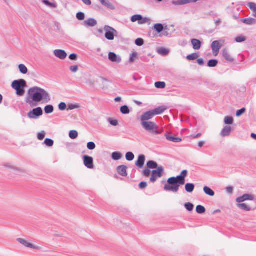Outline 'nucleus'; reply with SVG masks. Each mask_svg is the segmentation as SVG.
I'll return each mask as SVG.
<instances>
[{
    "label": "nucleus",
    "mask_w": 256,
    "mask_h": 256,
    "mask_svg": "<svg viewBox=\"0 0 256 256\" xmlns=\"http://www.w3.org/2000/svg\"><path fill=\"white\" fill-rule=\"evenodd\" d=\"M167 109V108L165 106H159L158 108H155L154 110H152L154 116L162 114Z\"/></svg>",
    "instance_id": "nucleus-21"
},
{
    "label": "nucleus",
    "mask_w": 256,
    "mask_h": 256,
    "mask_svg": "<svg viewBox=\"0 0 256 256\" xmlns=\"http://www.w3.org/2000/svg\"><path fill=\"white\" fill-rule=\"evenodd\" d=\"M45 135L46 133L44 131L39 132L38 134V138L39 140H42L44 138Z\"/></svg>",
    "instance_id": "nucleus-57"
},
{
    "label": "nucleus",
    "mask_w": 256,
    "mask_h": 256,
    "mask_svg": "<svg viewBox=\"0 0 256 256\" xmlns=\"http://www.w3.org/2000/svg\"><path fill=\"white\" fill-rule=\"evenodd\" d=\"M126 160L128 161H132L134 158V155L132 152H128L126 154Z\"/></svg>",
    "instance_id": "nucleus-45"
},
{
    "label": "nucleus",
    "mask_w": 256,
    "mask_h": 256,
    "mask_svg": "<svg viewBox=\"0 0 256 256\" xmlns=\"http://www.w3.org/2000/svg\"><path fill=\"white\" fill-rule=\"evenodd\" d=\"M236 206L242 210L244 211L248 212L251 210V208L245 204L238 203L236 204Z\"/></svg>",
    "instance_id": "nucleus-26"
},
{
    "label": "nucleus",
    "mask_w": 256,
    "mask_h": 256,
    "mask_svg": "<svg viewBox=\"0 0 256 256\" xmlns=\"http://www.w3.org/2000/svg\"><path fill=\"white\" fill-rule=\"evenodd\" d=\"M54 55L60 60H64L67 56L66 52L62 50H56L54 51Z\"/></svg>",
    "instance_id": "nucleus-14"
},
{
    "label": "nucleus",
    "mask_w": 256,
    "mask_h": 256,
    "mask_svg": "<svg viewBox=\"0 0 256 256\" xmlns=\"http://www.w3.org/2000/svg\"><path fill=\"white\" fill-rule=\"evenodd\" d=\"M28 100L29 102H42L47 103L50 100V94L45 90L38 86L31 88L28 90Z\"/></svg>",
    "instance_id": "nucleus-1"
},
{
    "label": "nucleus",
    "mask_w": 256,
    "mask_h": 256,
    "mask_svg": "<svg viewBox=\"0 0 256 256\" xmlns=\"http://www.w3.org/2000/svg\"><path fill=\"white\" fill-rule=\"evenodd\" d=\"M204 191L208 196H214V192L210 188L205 186L204 187Z\"/></svg>",
    "instance_id": "nucleus-27"
},
{
    "label": "nucleus",
    "mask_w": 256,
    "mask_h": 256,
    "mask_svg": "<svg viewBox=\"0 0 256 256\" xmlns=\"http://www.w3.org/2000/svg\"><path fill=\"white\" fill-rule=\"evenodd\" d=\"M248 6L253 12V16L256 18V4L254 2H249Z\"/></svg>",
    "instance_id": "nucleus-31"
},
{
    "label": "nucleus",
    "mask_w": 256,
    "mask_h": 256,
    "mask_svg": "<svg viewBox=\"0 0 256 256\" xmlns=\"http://www.w3.org/2000/svg\"><path fill=\"white\" fill-rule=\"evenodd\" d=\"M226 191L228 194H232L233 193L234 188L232 186H228L226 188Z\"/></svg>",
    "instance_id": "nucleus-59"
},
{
    "label": "nucleus",
    "mask_w": 256,
    "mask_h": 256,
    "mask_svg": "<svg viewBox=\"0 0 256 256\" xmlns=\"http://www.w3.org/2000/svg\"><path fill=\"white\" fill-rule=\"evenodd\" d=\"M69 136L72 139H76L78 136V132L74 130H70L69 132Z\"/></svg>",
    "instance_id": "nucleus-40"
},
{
    "label": "nucleus",
    "mask_w": 256,
    "mask_h": 256,
    "mask_svg": "<svg viewBox=\"0 0 256 256\" xmlns=\"http://www.w3.org/2000/svg\"><path fill=\"white\" fill-rule=\"evenodd\" d=\"M42 2L45 4L46 6L50 8H56L57 6L56 3L50 2L47 0H42Z\"/></svg>",
    "instance_id": "nucleus-33"
},
{
    "label": "nucleus",
    "mask_w": 256,
    "mask_h": 256,
    "mask_svg": "<svg viewBox=\"0 0 256 256\" xmlns=\"http://www.w3.org/2000/svg\"><path fill=\"white\" fill-rule=\"evenodd\" d=\"M111 156L113 160H118L122 158V154L120 152H116L112 153Z\"/></svg>",
    "instance_id": "nucleus-25"
},
{
    "label": "nucleus",
    "mask_w": 256,
    "mask_h": 256,
    "mask_svg": "<svg viewBox=\"0 0 256 256\" xmlns=\"http://www.w3.org/2000/svg\"><path fill=\"white\" fill-rule=\"evenodd\" d=\"M16 240L20 244H22L24 246L30 248H33L34 250H40V247L38 246H35L32 244L30 243L26 240L22 238H17Z\"/></svg>",
    "instance_id": "nucleus-8"
},
{
    "label": "nucleus",
    "mask_w": 256,
    "mask_h": 256,
    "mask_svg": "<svg viewBox=\"0 0 256 256\" xmlns=\"http://www.w3.org/2000/svg\"><path fill=\"white\" fill-rule=\"evenodd\" d=\"M188 172L186 170H182L180 175L176 177L173 176L168 178V184L164 186V190L166 191L177 192L180 185H183L186 182V178Z\"/></svg>",
    "instance_id": "nucleus-2"
},
{
    "label": "nucleus",
    "mask_w": 256,
    "mask_h": 256,
    "mask_svg": "<svg viewBox=\"0 0 256 256\" xmlns=\"http://www.w3.org/2000/svg\"><path fill=\"white\" fill-rule=\"evenodd\" d=\"M142 20V16L140 14L134 15L131 18V21L133 22L138 21V23L139 24V22Z\"/></svg>",
    "instance_id": "nucleus-34"
},
{
    "label": "nucleus",
    "mask_w": 256,
    "mask_h": 256,
    "mask_svg": "<svg viewBox=\"0 0 256 256\" xmlns=\"http://www.w3.org/2000/svg\"><path fill=\"white\" fill-rule=\"evenodd\" d=\"M191 42H192V44L194 49L198 50L200 48L201 46H202V43L200 40L194 38V39L192 40Z\"/></svg>",
    "instance_id": "nucleus-20"
},
{
    "label": "nucleus",
    "mask_w": 256,
    "mask_h": 256,
    "mask_svg": "<svg viewBox=\"0 0 256 256\" xmlns=\"http://www.w3.org/2000/svg\"><path fill=\"white\" fill-rule=\"evenodd\" d=\"M198 57V54L196 53H193L189 54L186 56V58L188 60H196Z\"/></svg>",
    "instance_id": "nucleus-44"
},
{
    "label": "nucleus",
    "mask_w": 256,
    "mask_h": 256,
    "mask_svg": "<svg viewBox=\"0 0 256 256\" xmlns=\"http://www.w3.org/2000/svg\"><path fill=\"white\" fill-rule=\"evenodd\" d=\"M164 28V26L161 24H156L154 25V29L158 33L162 32Z\"/></svg>",
    "instance_id": "nucleus-36"
},
{
    "label": "nucleus",
    "mask_w": 256,
    "mask_h": 256,
    "mask_svg": "<svg viewBox=\"0 0 256 256\" xmlns=\"http://www.w3.org/2000/svg\"><path fill=\"white\" fill-rule=\"evenodd\" d=\"M137 56H138L137 52H132L130 56V62L133 63L134 62L136 58H137Z\"/></svg>",
    "instance_id": "nucleus-48"
},
{
    "label": "nucleus",
    "mask_w": 256,
    "mask_h": 256,
    "mask_svg": "<svg viewBox=\"0 0 256 256\" xmlns=\"http://www.w3.org/2000/svg\"><path fill=\"white\" fill-rule=\"evenodd\" d=\"M194 189V185L192 183H188L185 185V190L188 192H192Z\"/></svg>",
    "instance_id": "nucleus-29"
},
{
    "label": "nucleus",
    "mask_w": 256,
    "mask_h": 256,
    "mask_svg": "<svg viewBox=\"0 0 256 256\" xmlns=\"http://www.w3.org/2000/svg\"><path fill=\"white\" fill-rule=\"evenodd\" d=\"M87 148L90 150H93L96 148V144L94 142H88L87 144Z\"/></svg>",
    "instance_id": "nucleus-54"
},
{
    "label": "nucleus",
    "mask_w": 256,
    "mask_h": 256,
    "mask_svg": "<svg viewBox=\"0 0 256 256\" xmlns=\"http://www.w3.org/2000/svg\"><path fill=\"white\" fill-rule=\"evenodd\" d=\"M18 69L20 72L22 74H26L28 72V68L24 64L18 65Z\"/></svg>",
    "instance_id": "nucleus-35"
},
{
    "label": "nucleus",
    "mask_w": 256,
    "mask_h": 256,
    "mask_svg": "<svg viewBox=\"0 0 256 256\" xmlns=\"http://www.w3.org/2000/svg\"><path fill=\"white\" fill-rule=\"evenodd\" d=\"M151 172H152L149 170V168H145L142 172V174L146 177H148L150 176Z\"/></svg>",
    "instance_id": "nucleus-52"
},
{
    "label": "nucleus",
    "mask_w": 256,
    "mask_h": 256,
    "mask_svg": "<svg viewBox=\"0 0 256 256\" xmlns=\"http://www.w3.org/2000/svg\"><path fill=\"white\" fill-rule=\"evenodd\" d=\"M218 61L216 60H210L208 62V66L210 68H214L217 66Z\"/></svg>",
    "instance_id": "nucleus-37"
},
{
    "label": "nucleus",
    "mask_w": 256,
    "mask_h": 256,
    "mask_svg": "<svg viewBox=\"0 0 256 256\" xmlns=\"http://www.w3.org/2000/svg\"><path fill=\"white\" fill-rule=\"evenodd\" d=\"M154 116V114L152 110L148 111L142 115L140 120L142 122H148V120L152 119Z\"/></svg>",
    "instance_id": "nucleus-12"
},
{
    "label": "nucleus",
    "mask_w": 256,
    "mask_h": 256,
    "mask_svg": "<svg viewBox=\"0 0 256 256\" xmlns=\"http://www.w3.org/2000/svg\"><path fill=\"white\" fill-rule=\"evenodd\" d=\"M146 160V156L144 154L140 155L137 160L135 164L139 168H142Z\"/></svg>",
    "instance_id": "nucleus-16"
},
{
    "label": "nucleus",
    "mask_w": 256,
    "mask_h": 256,
    "mask_svg": "<svg viewBox=\"0 0 256 256\" xmlns=\"http://www.w3.org/2000/svg\"><path fill=\"white\" fill-rule=\"evenodd\" d=\"M232 131V126H228V125H226L223 128L222 130V131L220 133V135L222 137H226V136H229L230 134Z\"/></svg>",
    "instance_id": "nucleus-13"
},
{
    "label": "nucleus",
    "mask_w": 256,
    "mask_h": 256,
    "mask_svg": "<svg viewBox=\"0 0 256 256\" xmlns=\"http://www.w3.org/2000/svg\"><path fill=\"white\" fill-rule=\"evenodd\" d=\"M164 172V168L162 166H158L156 170H152L151 172L150 182H155L158 178L162 176Z\"/></svg>",
    "instance_id": "nucleus-5"
},
{
    "label": "nucleus",
    "mask_w": 256,
    "mask_h": 256,
    "mask_svg": "<svg viewBox=\"0 0 256 256\" xmlns=\"http://www.w3.org/2000/svg\"><path fill=\"white\" fill-rule=\"evenodd\" d=\"M44 110L46 114H50L54 110V108L52 105H47L44 107Z\"/></svg>",
    "instance_id": "nucleus-32"
},
{
    "label": "nucleus",
    "mask_w": 256,
    "mask_h": 256,
    "mask_svg": "<svg viewBox=\"0 0 256 256\" xmlns=\"http://www.w3.org/2000/svg\"><path fill=\"white\" fill-rule=\"evenodd\" d=\"M146 166L149 169L158 168V164L154 160H149L146 163Z\"/></svg>",
    "instance_id": "nucleus-22"
},
{
    "label": "nucleus",
    "mask_w": 256,
    "mask_h": 256,
    "mask_svg": "<svg viewBox=\"0 0 256 256\" xmlns=\"http://www.w3.org/2000/svg\"><path fill=\"white\" fill-rule=\"evenodd\" d=\"M185 208L189 212L192 211L194 209V205L190 202H186L184 204Z\"/></svg>",
    "instance_id": "nucleus-46"
},
{
    "label": "nucleus",
    "mask_w": 256,
    "mask_h": 256,
    "mask_svg": "<svg viewBox=\"0 0 256 256\" xmlns=\"http://www.w3.org/2000/svg\"><path fill=\"white\" fill-rule=\"evenodd\" d=\"M84 24L89 27H94L97 24L96 20L92 18H90L84 22Z\"/></svg>",
    "instance_id": "nucleus-17"
},
{
    "label": "nucleus",
    "mask_w": 256,
    "mask_h": 256,
    "mask_svg": "<svg viewBox=\"0 0 256 256\" xmlns=\"http://www.w3.org/2000/svg\"><path fill=\"white\" fill-rule=\"evenodd\" d=\"M135 44L136 45L138 46H142L144 44V40L143 39L141 38H138L136 40Z\"/></svg>",
    "instance_id": "nucleus-53"
},
{
    "label": "nucleus",
    "mask_w": 256,
    "mask_h": 256,
    "mask_svg": "<svg viewBox=\"0 0 256 256\" xmlns=\"http://www.w3.org/2000/svg\"><path fill=\"white\" fill-rule=\"evenodd\" d=\"M246 111L245 108H242L239 110H238L236 112V116H240L242 115Z\"/></svg>",
    "instance_id": "nucleus-58"
},
{
    "label": "nucleus",
    "mask_w": 256,
    "mask_h": 256,
    "mask_svg": "<svg viewBox=\"0 0 256 256\" xmlns=\"http://www.w3.org/2000/svg\"><path fill=\"white\" fill-rule=\"evenodd\" d=\"M76 17L78 20H84L85 16L83 12H78L76 14Z\"/></svg>",
    "instance_id": "nucleus-51"
},
{
    "label": "nucleus",
    "mask_w": 256,
    "mask_h": 256,
    "mask_svg": "<svg viewBox=\"0 0 256 256\" xmlns=\"http://www.w3.org/2000/svg\"><path fill=\"white\" fill-rule=\"evenodd\" d=\"M108 122L113 126H117L118 125V121L116 120H112V118L108 119Z\"/></svg>",
    "instance_id": "nucleus-50"
},
{
    "label": "nucleus",
    "mask_w": 256,
    "mask_h": 256,
    "mask_svg": "<svg viewBox=\"0 0 256 256\" xmlns=\"http://www.w3.org/2000/svg\"><path fill=\"white\" fill-rule=\"evenodd\" d=\"M54 141L50 138H46L44 140V144L48 146H52L54 145Z\"/></svg>",
    "instance_id": "nucleus-47"
},
{
    "label": "nucleus",
    "mask_w": 256,
    "mask_h": 256,
    "mask_svg": "<svg viewBox=\"0 0 256 256\" xmlns=\"http://www.w3.org/2000/svg\"><path fill=\"white\" fill-rule=\"evenodd\" d=\"M6 168H9L10 169H12L14 171H18V172H19V171H20V169L19 168H18V167H16V166H10V165H8V164H6L4 166Z\"/></svg>",
    "instance_id": "nucleus-56"
},
{
    "label": "nucleus",
    "mask_w": 256,
    "mask_h": 256,
    "mask_svg": "<svg viewBox=\"0 0 256 256\" xmlns=\"http://www.w3.org/2000/svg\"><path fill=\"white\" fill-rule=\"evenodd\" d=\"M255 196L252 194H244L241 196L236 198V202L238 203H241L246 200H254Z\"/></svg>",
    "instance_id": "nucleus-9"
},
{
    "label": "nucleus",
    "mask_w": 256,
    "mask_h": 256,
    "mask_svg": "<svg viewBox=\"0 0 256 256\" xmlns=\"http://www.w3.org/2000/svg\"><path fill=\"white\" fill-rule=\"evenodd\" d=\"M43 114L42 110L40 107H38L33 109L28 114V118L32 119H37L39 116Z\"/></svg>",
    "instance_id": "nucleus-7"
},
{
    "label": "nucleus",
    "mask_w": 256,
    "mask_h": 256,
    "mask_svg": "<svg viewBox=\"0 0 256 256\" xmlns=\"http://www.w3.org/2000/svg\"><path fill=\"white\" fill-rule=\"evenodd\" d=\"M246 40V38L243 36H240L236 38L235 41L236 42H242Z\"/></svg>",
    "instance_id": "nucleus-49"
},
{
    "label": "nucleus",
    "mask_w": 256,
    "mask_h": 256,
    "mask_svg": "<svg viewBox=\"0 0 256 256\" xmlns=\"http://www.w3.org/2000/svg\"><path fill=\"white\" fill-rule=\"evenodd\" d=\"M211 48L212 50L218 51L220 50L221 46L218 41L215 40L212 42Z\"/></svg>",
    "instance_id": "nucleus-24"
},
{
    "label": "nucleus",
    "mask_w": 256,
    "mask_h": 256,
    "mask_svg": "<svg viewBox=\"0 0 256 256\" xmlns=\"http://www.w3.org/2000/svg\"><path fill=\"white\" fill-rule=\"evenodd\" d=\"M241 22L248 25H252L256 24V20L252 18L242 19L241 20Z\"/></svg>",
    "instance_id": "nucleus-23"
},
{
    "label": "nucleus",
    "mask_w": 256,
    "mask_h": 256,
    "mask_svg": "<svg viewBox=\"0 0 256 256\" xmlns=\"http://www.w3.org/2000/svg\"><path fill=\"white\" fill-rule=\"evenodd\" d=\"M80 108L78 104H68V110H73Z\"/></svg>",
    "instance_id": "nucleus-41"
},
{
    "label": "nucleus",
    "mask_w": 256,
    "mask_h": 256,
    "mask_svg": "<svg viewBox=\"0 0 256 256\" xmlns=\"http://www.w3.org/2000/svg\"><path fill=\"white\" fill-rule=\"evenodd\" d=\"M222 56L224 58L229 62H233L234 61V58H232L226 49L223 50Z\"/></svg>",
    "instance_id": "nucleus-18"
},
{
    "label": "nucleus",
    "mask_w": 256,
    "mask_h": 256,
    "mask_svg": "<svg viewBox=\"0 0 256 256\" xmlns=\"http://www.w3.org/2000/svg\"><path fill=\"white\" fill-rule=\"evenodd\" d=\"M84 164L88 168H94V160L92 157L85 155L83 156Z\"/></svg>",
    "instance_id": "nucleus-10"
},
{
    "label": "nucleus",
    "mask_w": 256,
    "mask_h": 256,
    "mask_svg": "<svg viewBox=\"0 0 256 256\" xmlns=\"http://www.w3.org/2000/svg\"><path fill=\"white\" fill-rule=\"evenodd\" d=\"M165 136L166 140H168L172 142L175 143L180 142L182 140L180 138H176L174 136H170L166 134H165Z\"/></svg>",
    "instance_id": "nucleus-19"
},
{
    "label": "nucleus",
    "mask_w": 256,
    "mask_h": 256,
    "mask_svg": "<svg viewBox=\"0 0 256 256\" xmlns=\"http://www.w3.org/2000/svg\"><path fill=\"white\" fill-rule=\"evenodd\" d=\"M158 54L162 56H166L169 53V50L164 48H160L157 50Z\"/></svg>",
    "instance_id": "nucleus-30"
},
{
    "label": "nucleus",
    "mask_w": 256,
    "mask_h": 256,
    "mask_svg": "<svg viewBox=\"0 0 256 256\" xmlns=\"http://www.w3.org/2000/svg\"><path fill=\"white\" fill-rule=\"evenodd\" d=\"M128 167L124 165L118 166L116 168L118 173L121 176H126Z\"/></svg>",
    "instance_id": "nucleus-15"
},
{
    "label": "nucleus",
    "mask_w": 256,
    "mask_h": 256,
    "mask_svg": "<svg viewBox=\"0 0 256 256\" xmlns=\"http://www.w3.org/2000/svg\"><path fill=\"white\" fill-rule=\"evenodd\" d=\"M70 70L73 72H76L78 70V66H72L70 67Z\"/></svg>",
    "instance_id": "nucleus-62"
},
{
    "label": "nucleus",
    "mask_w": 256,
    "mask_h": 256,
    "mask_svg": "<svg viewBox=\"0 0 256 256\" xmlns=\"http://www.w3.org/2000/svg\"><path fill=\"white\" fill-rule=\"evenodd\" d=\"M108 59L112 62L119 64L122 62V58L120 56L116 55L115 53L110 52L108 54Z\"/></svg>",
    "instance_id": "nucleus-11"
},
{
    "label": "nucleus",
    "mask_w": 256,
    "mask_h": 256,
    "mask_svg": "<svg viewBox=\"0 0 256 256\" xmlns=\"http://www.w3.org/2000/svg\"><path fill=\"white\" fill-rule=\"evenodd\" d=\"M196 212L199 214H202L205 212L206 208L201 205H198L196 207Z\"/></svg>",
    "instance_id": "nucleus-39"
},
{
    "label": "nucleus",
    "mask_w": 256,
    "mask_h": 256,
    "mask_svg": "<svg viewBox=\"0 0 256 256\" xmlns=\"http://www.w3.org/2000/svg\"><path fill=\"white\" fill-rule=\"evenodd\" d=\"M69 58L72 60H76L78 58V56L76 54H72L69 56Z\"/></svg>",
    "instance_id": "nucleus-61"
},
{
    "label": "nucleus",
    "mask_w": 256,
    "mask_h": 256,
    "mask_svg": "<svg viewBox=\"0 0 256 256\" xmlns=\"http://www.w3.org/2000/svg\"><path fill=\"white\" fill-rule=\"evenodd\" d=\"M234 122V119L232 116H226L224 118V122L226 124H231Z\"/></svg>",
    "instance_id": "nucleus-43"
},
{
    "label": "nucleus",
    "mask_w": 256,
    "mask_h": 256,
    "mask_svg": "<svg viewBox=\"0 0 256 256\" xmlns=\"http://www.w3.org/2000/svg\"><path fill=\"white\" fill-rule=\"evenodd\" d=\"M172 4L175 5H183L182 0H178L176 1H172Z\"/></svg>",
    "instance_id": "nucleus-63"
},
{
    "label": "nucleus",
    "mask_w": 256,
    "mask_h": 256,
    "mask_svg": "<svg viewBox=\"0 0 256 256\" xmlns=\"http://www.w3.org/2000/svg\"><path fill=\"white\" fill-rule=\"evenodd\" d=\"M104 30L105 31V38L110 40H114L115 36L117 34V31L113 28L108 26H105L104 27Z\"/></svg>",
    "instance_id": "nucleus-6"
},
{
    "label": "nucleus",
    "mask_w": 256,
    "mask_h": 256,
    "mask_svg": "<svg viewBox=\"0 0 256 256\" xmlns=\"http://www.w3.org/2000/svg\"><path fill=\"white\" fill-rule=\"evenodd\" d=\"M58 106L60 110H64L66 108V103L62 102L59 104Z\"/></svg>",
    "instance_id": "nucleus-55"
},
{
    "label": "nucleus",
    "mask_w": 256,
    "mask_h": 256,
    "mask_svg": "<svg viewBox=\"0 0 256 256\" xmlns=\"http://www.w3.org/2000/svg\"><path fill=\"white\" fill-rule=\"evenodd\" d=\"M141 124L145 130L150 132L153 134L157 135L160 133V132L158 130V126L154 122H141Z\"/></svg>",
    "instance_id": "nucleus-4"
},
{
    "label": "nucleus",
    "mask_w": 256,
    "mask_h": 256,
    "mask_svg": "<svg viewBox=\"0 0 256 256\" xmlns=\"http://www.w3.org/2000/svg\"><path fill=\"white\" fill-rule=\"evenodd\" d=\"M148 184L146 182H142L140 183L139 188L140 189H144L147 186Z\"/></svg>",
    "instance_id": "nucleus-60"
},
{
    "label": "nucleus",
    "mask_w": 256,
    "mask_h": 256,
    "mask_svg": "<svg viewBox=\"0 0 256 256\" xmlns=\"http://www.w3.org/2000/svg\"><path fill=\"white\" fill-rule=\"evenodd\" d=\"M148 20H149V19L146 18H142V20H140V22H139V24H144L147 22Z\"/></svg>",
    "instance_id": "nucleus-64"
},
{
    "label": "nucleus",
    "mask_w": 256,
    "mask_h": 256,
    "mask_svg": "<svg viewBox=\"0 0 256 256\" xmlns=\"http://www.w3.org/2000/svg\"><path fill=\"white\" fill-rule=\"evenodd\" d=\"M104 6L112 10L114 8V6L108 0H98Z\"/></svg>",
    "instance_id": "nucleus-28"
},
{
    "label": "nucleus",
    "mask_w": 256,
    "mask_h": 256,
    "mask_svg": "<svg viewBox=\"0 0 256 256\" xmlns=\"http://www.w3.org/2000/svg\"><path fill=\"white\" fill-rule=\"evenodd\" d=\"M12 87L16 90L17 95L22 96L24 94V88L26 87V82L23 79L15 80L12 82Z\"/></svg>",
    "instance_id": "nucleus-3"
},
{
    "label": "nucleus",
    "mask_w": 256,
    "mask_h": 256,
    "mask_svg": "<svg viewBox=\"0 0 256 256\" xmlns=\"http://www.w3.org/2000/svg\"><path fill=\"white\" fill-rule=\"evenodd\" d=\"M155 86L158 88H164L166 87V83L163 82H158L154 84Z\"/></svg>",
    "instance_id": "nucleus-42"
},
{
    "label": "nucleus",
    "mask_w": 256,
    "mask_h": 256,
    "mask_svg": "<svg viewBox=\"0 0 256 256\" xmlns=\"http://www.w3.org/2000/svg\"><path fill=\"white\" fill-rule=\"evenodd\" d=\"M120 112L124 114H128L130 112V110L126 106H121L120 109Z\"/></svg>",
    "instance_id": "nucleus-38"
}]
</instances>
